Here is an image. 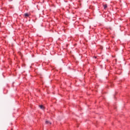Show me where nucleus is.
Wrapping results in <instances>:
<instances>
[{
  "label": "nucleus",
  "mask_w": 130,
  "mask_h": 130,
  "mask_svg": "<svg viewBox=\"0 0 130 130\" xmlns=\"http://www.w3.org/2000/svg\"><path fill=\"white\" fill-rule=\"evenodd\" d=\"M104 9H107V5H105L104 6Z\"/></svg>",
  "instance_id": "4"
},
{
  "label": "nucleus",
  "mask_w": 130,
  "mask_h": 130,
  "mask_svg": "<svg viewBox=\"0 0 130 130\" xmlns=\"http://www.w3.org/2000/svg\"><path fill=\"white\" fill-rule=\"evenodd\" d=\"M40 108H41V109H44V106H43V105L40 106Z\"/></svg>",
  "instance_id": "2"
},
{
  "label": "nucleus",
  "mask_w": 130,
  "mask_h": 130,
  "mask_svg": "<svg viewBox=\"0 0 130 130\" xmlns=\"http://www.w3.org/2000/svg\"><path fill=\"white\" fill-rule=\"evenodd\" d=\"M46 123L47 124H51V122H49V121H46Z\"/></svg>",
  "instance_id": "1"
},
{
  "label": "nucleus",
  "mask_w": 130,
  "mask_h": 130,
  "mask_svg": "<svg viewBox=\"0 0 130 130\" xmlns=\"http://www.w3.org/2000/svg\"><path fill=\"white\" fill-rule=\"evenodd\" d=\"M24 16H25V17H29V14L25 13V14H24Z\"/></svg>",
  "instance_id": "3"
}]
</instances>
